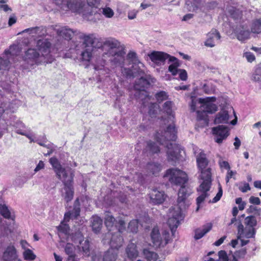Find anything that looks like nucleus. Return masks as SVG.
Segmentation results:
<instances>
[{
    "mask_svg": "<svg viewBox=\"0 0 261 261\" xmlns=\"http://www.w3.org/2000/svg\"><path fill=\"white\" fill-rule=\"evenodd\" d=\"M80 202L79 199L77 198L74 201L73 210L68 211L65 214L64 221L58 226V230L66 236L67 240L68 236L70 235L67 234L69 230V227L65 222H68L70 219H76L80 215ZM72 234H74L72 233L70 235Z\"/></svg>",
    "mask_w": 261,
    "mask_h": 261,
    "instance_id": "9",
    "label": "nucleus"
},
{
    "mask_svg": "<svg viewBox=\"0 0 261 261\" xmlns=\"http://www.w3.org/2000/svg\"><path fill=\"white\" fill-rule=\"evenodd\" d=\"M6 113L5 121H2L3 124H2L3 125V129L4 130H7L8 127L9 125H12L16 129V133L17 134L18 129H20L21 131H25L24 128H25V125L20 121H17L14 124L10 123V124L8 123L7 122V116H8V112L5 111Z\"/></svg>",
    "mask_w": 261,
    "mask_h": 261,
    "instance_id": "29",
    "label": "nucleus"
},
{
    "mask_svg": "<svg viewBox=\"0 0 261 261\" xmlns=\"http://www.w3.org/2000/svg\"><path fill=\"white\" fill-rule=\"evenodd\" d=\"M220 38L221 36L218 31L213 29L207 34L204 45L207 47H213L219 41Z\"/></svg>",
    "mask_w": 261,
    "mask_h": 261,
    "instance_id": "23",
    "label": "nucleus"
},
{
    "mask_svg": "<svg viewBox=\"0 0 261 261\" xmlns=\"http://www.w3.org/2000/svg\"><path fill=\"white\" fill-rule=\"evenodd\" d=\"M67 241H72L76 243L79 252H82L84 255L89 256L90 253V244L88 240H85L80 232H77L75 234L69 235L67 238Z\"/></svg>",
    "mask_w": 261,
    "mask_h": 261,
    "instance_id": "12",
    "label": "nucleus"
},
{
    "mask_svg": "<svg viewBox=\"0 0 261 261\" xmlns=\"http://www.w3.org/2000/svg\"><path fill=\"white\" fill-rule=\"evenodd\" d=\"M193 151L197 156V163L200 170L205 169L207 165V160L206 158L205 154L196 146L193 147Z\"/></svg>",
    "mask_w": 261,
    "mask_h": 261,
    "instance_id": "24",
    "label": "nucleus"
},
{
    "mask_svg": "<svg viewBox=\"0 0 261 261\" xmlns=\"http://www.w3.org/2000/svg\"><path fill=\"white\" fill-rule=\"evenodd\" d=\"M246 227L254 228L257 224L256 220L254 216H248L245 219Z\"/></svg>",
    "mask_w": 261,
    "mask_h": 261,
    "instance_id": "46",
    "label": "nucleus"
},
{
    "mask_svg": "<svg viewBox=\"0 0 261 261\" xmlns=\"http://www.w3.org/2000/svg\"><path fill=\"white\" fill-rule=\"evenodd\" d=\"M236 174V172L230 170V169L227 170L226 174V179H229L230 178H234V176Z\"/></svg>",
    "mask_w": 261,
    "mask_h": 261,
    "instance_id": "62",
    "label": "nucleus"
},
{
    "mask_svg": "<svg viewBox=\"0 0 261 261\" xmlns=\"http://www.w3.org/2000/svg\"><path fill=\"white\" fill-rule=\"evenodd\" d=\"M218 192L216 194V196L213 199L212 202L216 203L218 201L220 198H221L223 194L222 188L220 185V184L218 183Z\"/></svg>",
    "mask_w": 261,
    "mask_h": 261,
    "instance_id": "51",
    "label": "nucleus"
},
{
    "mask_svg": "<svg viewBox=\"0 0 261 261\" xmlns=\"http://www.w3.org/2000/svg\"><path fill=\"white\" fill-rule=\"evenodd\" d=\"M212 130L215 136V141L218 143H221L229 135L228 128L225 126L219 125L213 127Z\"/></svg>",
    "mask_w": 261,
    "mask_h": 261,
    "instance_id": "16",
    "label": "nucleus"
},
{
    "mask_svg": "<svg viewBox=\"0 0 261 261\" xmlns=\"http://www.w3.org/2000/svg\"><path fill=\"white\" fill-rule=\"evenodd\" d=\"M117 257L116 251L111 249L105 252L103 257V261H116Z\"/></svg>",
    "mask_w": 261,
    "mask_h": 261,
    "instance_id": "39",
    "label": "nucleus"
},
{
    "mask_svg": "<svg viewBox=\"0 0 261 261\" xmlns=\"http://www.w3.org/2000/svg\"><path fill=\"white\" fill-rule=\"evenodd\" d=\"M211 186V180H203L197 189L200 195L197 198V204L198 205L197 210L199 208V205L208 196L207 192Z\"/></svg>",
    "mask_w": 261,
    "mask_h": 261,
    "instance_id": "14",
    "label": "nucleus"
},
{
    "mask_svg": "<svg viewBox=\"0 0 261 261\" xmlns=\"http://www.w3.org/2000/svg\"><path fill=\"white\" fill-rule=\"evenodd\" d=\"M128 58L133 63V70L132 71H135L138 70V73L140 74L143 73V68H144V64L140 62L135 52H129L127 55Z\"/></svg>",
    "mask_w": 261,
    "mask_h": 261,
    "instance_id": "25",
    "label": "nucleus"
},
{
    "mask_svg": "<svg viewBox=\"0 0 261 261\" xmlns=\"http://www.w3.org/2000/svg\"><path fill=\"white\" fill-rule=\"evenodd\" d=\"M143 254L145 258L148 261H157L159 259L158 254L153 251L149 250V249H144Z\"/></svg>",
    "mask_w": 261,
    "mask_h": 261,
    "instance_id": "40",
    "label": "nucleus"
},
{
    "mask_svg": "<svg viewBox=\"0 0 261 261\" xmlns=\"http://www.w3.org/2000/svg\"><path fill=\"white\" fill-rule=\"evenodd\" d=\"M191 110L196 111L197 119L198 120L203 121L204 124H207V119L206 113L213 114L218 110V107L214 102L216 101L215 97H206L196 99L191 97Z\"/></svg>",
    "mask_w": 261,
    "mask_h": 261,
    "instance_id": "7",
    "label": "nucleus"
},
{
    "mask_svg": "<svg viewBox=\"0 0 261 261\" xmlns=\"http://www.w3.org/2000/svg\"><path fill=\"white\" fill-rule=\"evenodd\" d=\"M162 169L161 164L157 163H150L147 164L145 170L147 175L155 174L159 173Z\"/></svg>",
    "mask_w": 261,
    "mask_h": 261,
    "instance_id": "33",
    "label": "nucleus"
},
{
    "mask_svg": "<svg viewBox=\"0 0 261 261\" xmlns=\"http://www.w3.org/2000/svg\"><path fill=\"white\" fill-rule=\"evenodd\" d=\"M12 210L10 209L5 203L3 199V193L0 192V214L6 219L14 220Z\"/></svg>",
    "mask_w": 261,
    "mask_h": 261,
    "instance_id": "26",
    "label": "nucleus"
},
{
    "mask_svg": "<svg viewBox=\"0 0 261 261\" xmlns=\"http://www.w3.org/2000/svg\"><path fill=\"white\" fill-rule=\"evenodd\" d=\"M172 108V101H167L164 103L162 110L168 115V122L170 121L171 123L164 132L162 131L160 133L157 132L155 138L158 142L167 148V159L169 162L173 164L182 157L181 154L182 150L178 145L171 142L176 139V130L173 124L174 116Z\"/></svg>",
    "mask_w": 261,
    "mask_h": 261,
    "instance_id": "3",
    "label": "nucleus"
},
{
    "mask_svg": "<svg viewBox=\"0 0 261 261\" xmlns=\"http://www.w3.org/2000/svg\"><path fill=\"white\" fill-rule=\"evenodd\" d=\"M6 113L3 107H0V124H3L2 121H5ZM4 135V132L0 130V138L2 137Z\"/></svg>",
    "mask_w": 261,
    "mask_h": 261,
    "instance_id": "50",
    "label": "nucleus"
},
{
    "mask_svg": "<svg viewBox=\"0 0 261 261\" xmlns=\"http://www.w3.org/2000/svg\"><path fill=\"white\" fill-rule=\"evenodd\" d=\"M56 30L59 36L66 40L70 39L74 34V32L67 27H62L59 29H56Z\"/></svg>",
    "mask_w": 261,
    "mask_h": 261,
    "instance_id": "32",
    "label": "nucleus"
},
{
    "mask_svg": "<svg viewBox=\"0 0 261 261\" xmlns=\"http://www.w3.org/2000/svg\"><path fill=\"white\" fill-rule=\"evenodd\" d=\"M251 32L253 34L261 33V20L256 19L253 21L250 26Z\"/></svg>",
    "mask_w": 261,
    "mask_h": 261,
    "instance_id": "41",
    "label": "nucleus"
},
{
    "mask_svg": "<svg viewBox=\"0 0 261 261\" xmlns=\"http://www.w3.org/2000/svg\"><path fill=\"white\" fill-rule=\"evenodd\" d=\"M149 197L151 202L154 204H160L165 201L166 195L163 191L153 189L150 192Z\"/></svg>",
    "mask_w": 261,
    "mask_h": 261,
    "instance_id": "22",
    "label": "nucleus"
},
{
    "mask_svg": "<svg viewBox=\"0 0 261 261\" xmlns=\"http://www.w3.org/2000/svg\"><path fill=\"white\" fill-rule=\"evenodd\" d=\"M219 259L222 261H228L229 258L227 253L224 250H221L218 252Z\"/></svg>",
    "mask_w": 261,
    "mask_h": 261,
    "instance_id": "54",
    "label": "nucleus"
},
{
    "mask_svg": "<svg viewBox=\"0 0 261 261\" xmlns=\"http://www.w3.org/2000/svg\"><path fill=\"white\" fill-rule=\"evenodd\" d=\"M122 73L127 78L135 77L137 75L140 77L135 82L134 85V89L136 91L135 96L137 98H140L143 101V105L144 107H148V113L151 117H154L155 114L159 109V106L156 103H152L150 100V97L147 94L145 91L150 84L149 80L144 77V68H143V73L140 74L138 73V70L132 71L129 69H122Z\"/></svg>",
    "mask_w": 261,
    "mask_h": 261,
    "instance_id": "4",
    "label": "nucleus"
},
{
    "mask_svg": "<svg viewBox=\"0 0 261 261\" xmlns=\"http://www.w3.org/2000/svg\"><path fill=\"white\" fill-rule=\"evenodd\" d=\"M100 50L103 52L101 56L95 57L92 64L95 70L99 71L101 75L109 74L110 69L105 67L109 58L112 65L115 67H122L125 52L124 46L117 39L113 38L106 39L102 43Z\"/></svg>",
    "mask_w": 261,
    "mask_h": 261,
    "instance_id": "1",
    "label": "nucleus"
},
{
    "mask_svg": "<svg viewBox=\"0 0 261 261\" xmlns=\"http://www.w3.org/2000/svg\"><path fill=\"white\" fill-rule=\"evenodd\" d=\"M150 236L154 246L156 247H161L163 243V238L161 236L159 229L157 227L152 229Z\"/></svg>",
    "mask_w": 261,
    "mask_h": 261,
    "instance_id": "28",
    "label": "nucleus"
},
{
    "mask_svg": "<svg viewBox=\"0 0 261 261\" xmlns=\"http://www.w3.org/2000/svg\"><path fill=\"white\" fill-rule=\"evenodd\" d=\"M147 148L153 153H158L160 151L159 146L154 143L148 142Z\"/></svg>",
    "mask_w": 261,
    "mask_h": 261,
    "instance_id": "52",
    "label": "nucleus"
},
{
    "mask_svg": "<svg viewBox=\"0 0 261 261\" xmlns=\"http://www.w3.org/2000/svg\"><path fill=\"white\" fill-rule=\"evenodd\" d=\"M11 228L7 222L3 219H0V233L1 236H6L11 232Z\"/></svg>",
    "mask_w": 261,
    "mask_h": 261,
    "instance_id": "38",
    "label": "nucleus"
},
{
    "mask_svg": "<svg viewBox=\"0 0 261 261\" xmlns=\"http://www.w3.org/2000/svg\"><path fill=\"white\" fill-rule=\"evenodd\" d=\"M50 44L47 40H39L36 49L30 48L26 51L23 57L24 68L33 69L34 65L51 63L54 58L50 54Z\"/></svg>",
    "mask_w": 261,
    "mask_h": 261,
    "instance_id": "5",
    "label": "nucleus"
},
{
    "mask_svg": "<svg viewBox=\"0 0 261 261\" xmlns=\"http://www.w3.org/2000/svg\"><path fill=\"white\" fill-rule=\"evenodd\" d=\"M20 52L17 45H12L5 51L3 57H0V70H8L12 64L11 60H14Z\"/></svg>",
    "mask_w": 261,
    "mask_h": 261,
    "instance_id": "10",
    "label": "nucleus"
},
{
    "mask_svg": "<svg viewBox=\"0 0 261 261\" xmlns=\"http://www.w3.org/2000/svg\"><path fill=\"white\" fill-rule=\"evenodd\" d=\"M163 243L162 244L161 246H164L167 244L168 243L169 240H170V234L167 231H164V232L163 234Z\"/></svg>",
    "mask_w": 261,
    "mask_h": 261,
    "instance_id": "55",
    "label": "nucleus"
},
{
    "mask_svg": "<svg viewBox=\"0 0 261 261\" xmlns=\"http://www.w3.org/2000/svg\"><path fill=\"white\" fill-rule=\"evenodd\" d=\"M3 261H21L19 258L17 250L13 245H8L5 249L3 255Z\"/></svg>",
    "mask_w": 261,
    "mask_h": 261,
    "instance_id": "15",
    "label": "nucleus"
},
{
    "mask_svg": "<svg viewBox=\"0 0 261 261\" xmlns=\"http://www.w3.org/2000/svg\"><path fill=\"white\" fill-rule=\"evenodd\" d=\"M17 21V17L14 14L11 15L8 20V25L9 26H12L13 24H15Z\"/></svg>",
    "mask_w": 261,
    "mask_h": 261,
    "instance_id": "61",
    "label": "nucleus"
},
{
    "mask_svg": "<svg viewBox=\"0 0 261 261\" xmlns=\"http://www.w3.org/2000/svg\"><path fill=\"white\" fill-rule=\"evenodd\" d=\"M239 190L243 193L246 192L247 191L250 190V188L248 183H244L239 185Z\"/></svg>",
    "mask_w": 261,
    "mask_h": 261,
    "instance_id": "57",
    "label": "nucleus"
},
{
    "mask_svg": "<svg viewBox=\"0 0 261 261\" xmlns=\"http://www.w3.org/2000/svg\"><path fill=\"white\" fill-rule=\"evenodd\" d=\"M219 164L222 169H225L228 170L230 168L229 163L226 161L221 160L219 162Z\"/></svg>",
    "mask_w": 261,
    "mask_h": 261,
    "instance_id": "58",
    "label": "nucleus"
},
{
    "mask_svg": "<svg viewBox=\"0 0 261 261\" xmlns=\"http://www.w3.org/2000/svg\"><path fill=\"white\" fill-rule=\"evenodd\" d=\"M84 47H88V46H93V44L96 40L94 35H84L83 38Z\"/></svg>",
    "mask_w": 261,
    "mask_h": 261,
    "instance_id": "42",
    "label": "nucleus"
},
{
    "mask_svg": "<svg viewBox=\"0 0 261 261\" xmlns=\"http://www.w3.org/2000/svg\"><path fill=\"white\" fill-rule=\"evenodd\" d=\"M157 100L160 102L164 100H166L168 98L167 93L164 91H161L155 95Z\"/></svg>",
    "mask_w": 261,
    "mask_h": 261,
    "instance_id": "53",
    "label": "nucleus"
},
{
    "mask_svg": "<svg viewBox=\"0 0 261 261\" xmlns=\"http://www.w3.org/2000/svg\"><path fill=\"white\" fill-rule=\"evenodd\" d=\"M212 228L211 224H207L201 228H197L195 231L194 238L195 240H199L202 238Z\"/></svg>",
    "mask_w": 261,
    "mask_h": 261,
    "instance_id": "34",
    "label": "nucleus"
},
{
    "mask_svg": "<svg viewBox=\"0 0 261 261\" xmlns=\"http://www.w3.org/2000/svg\"><path fill=\"white\" fill-rule=\"evenodd\" d=\"M49 162L59 178L73 179L74 171L70 167H62L59 161L55 157L51 158Z\"/></svg>",
    "mask_w": 261,
    "mask_h": 261,
    "instance_id": "11",
    "label": "nucleus"
},
{
    "mask_svg": "<svg viewBox=\"0 0 261 261\" xmlns=\"http://www.w3.org/2000/svg\"><path fill=\"white\" fill-rule=\"evenodd\" d=\"M250 203L256 205H259L260 203V199L258 197L251 196L249 198Z\"/></svg>",
    "mask_w": 261,
    "mask_h": 261,
    "instance_id": "60",
    "label": "nucleus"
},
{
    "mask_svg": "<svg viewBox=\"0 0 261 261\" xmlns=\"http://www.w3.org/2000/svg\"><path fill=\"white\" fill-rule=\"evenodd\" d=\"M174 184H181L178 192L177 200L178 207L176 208H170L167 215V223L173 234L177 228L180 221L183 219L181 214V210L186 208L185 204L187 198L192 193L191 189L188 187L187 180H172Z\"/></svg>",
    "mask_w": 261,
    "mask_h": 261,
    "instance_id": "6",
    "label": "nucleus"
},
{
    "mask_svg": "<svg viewBox=\"0 0 261 261\" xmlns=\"http://www.w3.org/2000/svg\"><path fill=\"white\" fill-rule=\"evenodd\" d=\"M96 51H98V50H96L92 46L85 47V49L81 53V59L84 61L89 62L92 58V55H95Z\"/></svg>",
    "mask_w": 261,
    "mask_h": 261,
    "instance_id": "30",
    "label": "nucleus"
},
{
    "mask_svg": "<svg viewBox=\"0 0 261 261\" xmlns=\"http://www.w3.org/2000/svg\"><path fill=\"white\" fill-rule=\"evenodd\" d=\"M105 220V225L109 231L115 228L118 231L116 234H113L110 232L107 234L109 237L112 235L111 239L109 242L111 247L118 249L122 244L123 239L120 233L125 229L124 220L122 218H118V220H116L109 212L106 213Z\"/></svg>",
    "mask_w": 261,
    "mask_h": 261,
    "instance_id": "8",
    "label": "nucleus"
},
{
    "mask_svg": "<svg viewBox=\"0 0 261 261\" xmlns=\"http://www.w3.org/2000/svg\"><path fill=\"white\" fill-rule=\"evenodd\" d=\"M202 89L206 94H212L215 91V87L210 83H204L201 85Z\"/></svg>",
    "mask_w": 261,
    "mask_h": 261,
    "instance_id": "43",
    "label": "nucleus"
},
{
    "mask_svg": "<svg viewBox=\"0 0 261 261\" xmlns=\"http://www.w3.org/2000/svg\"><path fill=\"white\" fill-rule=\"evenodd\" d=\"M139 222L138 220H133L129 222L128 230L132 232L136 233L138 231Z\"/></svg>",
    "mask_w": 261,
    "mask_h": 261,
    "instance_id": "47",
    "label": "nucleus"
},
{
    "mask_svg": "<svg viewBox=\"0 0 261 261\" xmlns=\"http://www.w3.org/2000/svg\"><path fill=\"white\" fill-rule=\"evenodd\" d=\"M91 223L93 230L95 233L99 232L102 224V221L100 218L96 216H93L91 218Z\"/></svg>",
    "mask_w": 261,
    "mask_h": 261,
    "instance_id": "37",
    "label": "nucleus"
},
{
    "mask_svg": "<svg viewBox=\"0 0 261 261\" xmlns=\"http://www.w3.org/2000/svg\"><path fill=\"white\" fill-rule=\"evenodd\" d=\"M8 0H0V11L10 13L12 10L7 4Z\"/></svg>",
    "mask_w": 261,
    "mask_h": 261,
    "instance_id": "48",
    "label": "nucleus"
},
{
    "mask_svg": "<svg viewBox=\"0 0 261 261\" xmlns=\"http://www.w3.org/2000/svg\"><path fill=\"white\" fill-rule=\"evenodd\" d=\"M126 252L128 257L131 259L136 258L138 255L136 245L133 243H130L128 245L126 249Z\"/></svg>",
    "mask_w": 261,
    "mask_h": 261,
    "instance_id": "35",
    "label": "nucleus"
},
{
    "mask_svg": "<svg viewBox=\"0 0 261 261\" xmlns=\"http://www.w3.org/2000/svg\"><path fill=\"white\" fill-rule=\"evenodd\" d=\"M229 119V115L226 111H221L217 115L215 119V124L226 123Z\"/></svg>",
    "mask_w": 261,
    "mask_h": 261,
    "instance_id": "36",
    "label": "nucleus"
},
{
    "mask_svg": "<svg viewBox=\"0 0 261 261\" xmlns=\"http://www.w3.org/2000/svg\"><path fill=\"white\" fill-rule=\"evenodd\" d=\"M252 80L261 83V64H258L256 67L252 75Z\"/></svg>",
    "mask_w": 261,
    "mask_h": 261,
    "instance_id": "44",
    "label": "nucleus"
},
{
    "mask_svg": "<svg viewBox=\"0 0 261 261\" xmlns=\"http://www.w3.org/2000/svg\"><path fill=\"white\" fill-rule=\"evenodd\" d=\"M255 230L254 228L246 227L244 228L242 224L240 223L238 226V238H252L254 237Z\"/></svg>",
    "mask_w": 261,
    "mask_h": 261,
    "instance_id": "21",
    "label": "nucleus"
},
{
    "mask_svg": "<svg viewBox=\"0 0 261 261\" xmlns=\"http://www.w3.org/2000/svg\"><path fill=\"white\" fill-rule=\"evenodd\" d=\"M68 242L64 247L65 252L68 255L67 261H79L80 259L75 252V247L70 241Z\"/></svg>",
    "mask_w": 261,
    "mask_h": 261,
    "instance_id": "27",
    "label": "nucleus"
},
{
    "mask_svg": "<svg viewBox=\"0 0 261 261\" xmlns=\"http://www.w3.org/2000/svg\"><path fill=\"white\" fill-rule=\"evenodd\" d=\"M44 168V164L43 161H40L38 164L37 165L36 168L34 169V171L37 172L40 170L43 169Z\"/></svg>",
    "mask_w": 261,
    "mask_h": 261,
    "instance_id": "63",
    "label": "nucleus"
},
{
    "mask_svg": "<svg viewBox=\"0 0 261 261\" xmlns=\"http://www.w3.org/2000/svg\"><path fill=\"white\" fill-rule=\"evenodd\" d=\"M171 62H172L168 68V70L173 75H175L177 74L179 69H178V67L179 66V63L178 62L177 59H176L174 61H169Z\"/></svg>",
    "mask_w": 261,
    "mask_h": 261,
    "instance_id": "45",
    "label": "nucleus"
},
{
    "mask_svg": "<svg viewBox=\"0 0 261 261\" xmlns=\"http://www.w3.org/2000/svg\"><path fill=\"white\" fill-rule=\"evenodd\" d=\"M211 172L210 168L201 170V179H211Z\"/></svg>",
    "mask_w": 261,
    "mask_h": 261,
    "instance_id": "49",
    "label": "nucleus"
},
{
    "mask_svg": "<svg viewBox=\"0 0 261 261\" xmlns=\"http://www.w3.org/2000/svg\"><path fill=\"white\" fill-rule=\"evenodd\" d=\"M234 33L237 39L242 42L250 38V32L246 25H237L234 30Z\"/></svg>",
    "mask_w": 261,
    "mask_h": 261,
    "instance_id": "18",
    "label": "nucleus"
},
{
    "mask_svg": "<svg viewBox=\"0 0 261 261\" xmlns=\"http://www.w3.org/2000/svg\"><path fill=\"white\" fill-rule=\"evenodd\" d=\"M64 185L62 195L65 201L68 202L73 199L74 195L72 180H64Z\"/></svg>",
    "mask_w": 261,
    "mask_h": 261,
    "instance_id": "20",
    "label": "nucleus"
},
{
    "mask_svg": "<svg viewBox=\"0 0 261 261\" xmlns=\"http://www.w3.org/2000/svg\"><path fill=\"white\" fill-rule=\"evenodd\" d=\"M244 57H245L246 60L249 62H253L255 59L254 55L252 53H250V52L245 53L244 54Z\"/></svg>",
    "mask_w": 261,
    "mask_h": 261,
    "instance_id": "56",
    "label": "nucleus"
},
{
    "mask_svg": "<svg viewBox=\"0 0 261 261\" xmlns=\"http://www.w3.org/2000/svg\"><path fill=\"white\" fill-rule=\"evenodd\" d=\"M179 77L182 81H186L187 79V73L185 70L179 69L178 72Z\"/></svg>",
    "mask_w": 261,
    "mask_h": 261,
    "instance_id": "59",
    "label": "nucleus"
},
{
    "mask_svg": "<svg viewBox=\"0 0 261 261\" xmlns=\"http://www.w3.org/2000/svg\"><path fill=\"white\" fill-rule=\"evenodd\" d=\"M164 177L168 179H187L188 175L186 172L177 168H171L166 171Z\"/></svg>",
    "mask_w": 261,
    "mask_h": 261,
    "instance_id": "17",
    "label": "nucleus"
},
{
    "mask_svg": "<svg viewBox=\"0 0 261 261\" xmlns=\"http://www.w3.org/2000/svg\"><path fill=\"white\" fill-rule=\"evenodd\" d=\"M148 56L154 65L161 66L164 64L166 60L174 61L176 58L170 56L169 54L159 51H153L148 54Z\"/></svg>",
    "mask_w": 261,
    "mask_h": 261,
    "instance_id": "13",
    "label": "nucleus"
},
{
    "mask_svg": "<svg viewBox=\"0 0 261 261\" xmlns=\"http://www.w3.org/2000/svg\"><path fill=\"white\" fill-rule=\"evenodd\" d=\"M35 142H37L40 146L47 147L49 150L45 155H50L55 150L56 146L52 143H47V140L45 136H43L41 139H36Z\"/></svg>",
    "mask_w": 261,
    "mask_h": 261,
    "instance_id": "31",
    "label": "nucleus"
},
{
    "mask_svg": "<svg viewBox=\"0 0 261 261\" xmlns=\"http://www.w3.org/2000/svg\"><path fill=\"white\" fill-rule=\"evenodd\" d=\"M20 245L22 249L23 258L25 260H34L36 258V255L30 249L31 246L24 240L20 241Z\"/></svg>",
    "mask_w": 261,
    "mask_h": 261,
    "instance_id": "19",
    "label": "nucleus"
},
{
    "mask_svg": "<svg viewBox=\"0 0 261 261\" xmlns=\"http://www.w3.org/2000/svg\"><path fill=\"white\" fill-rule=\"evenodd\" d=\"M137 12H138V11L135 10H132V11H130L129 12H128V19H133L135 18L136 17V15H137Z\"/></svg>",
    "mask_w": 261,
    "mask_h": 261,
    "instance_id": "64",
    "label": "nucleus"
},
{
    "mask_svg": "<svg viewBox=\"0 0 261 261\" xmlns=\"http://www.w3.org/2000/svg\"><path fill=\"white\" fill-rule=\"evenodd\" d=\"M57 5L64 11L69 10L81 14L84 19L95 20L98 11L105 17L111 18L114 15V10L105 6L97 10L100 4L99 0H54Z\"/></svg>",
    "mask_w": 261,
    "mask_h": 261,
    "instance_id": "2",
    "label": "nucleus"
}]
</instances>
